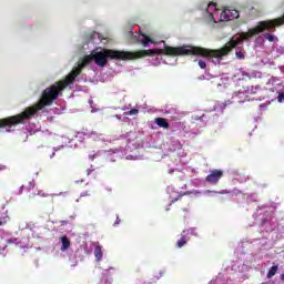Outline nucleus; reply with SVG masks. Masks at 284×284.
I'll return each instance as SVG.
<instances>
[{
  "instance_id": "1",
  "label": "nucleus",
  "mask_w": 284,
  "mask_h": 284,
  "mask_svg": "<svg viewBox=\"0 0 284 284\" xmlns=\"http://www.w3.org/2000/svg\"><path fill=\"white\" fill-rule=\"evenodd\" d=\"M93 61L95 65L105 68L108 65V59L114 61H134L143 57H152V54H164L166 57H204V59H212V49H205L201 47H168L164 49H149L140 51H119L112 49H95L92 51Z\"/></svg>"
},
{
  "instance_id": "2",
  "label": "nucleus",
  "mask_w": 284,
  "mask_h": 284,
  "mask_svg": "<svg viewBox=\"0 0 284 284\" xmlns=\"http://www.w3.org/2000/svg\"><path fill=\"white\" fill-rule=\"evenodd\" d=\"M91 61H94V55L91 52V54L85 55L82 59V62L78 64V67L73 68L72 71L63 79L58 82H55L53 85L47 88L41 95L40 101L33 105L27 108L24 111L19 113V116H23V123L28 121L29 119H32L34 114L39 112V110H43L48 105H52L53 101H57L59 99V93L63 92L68 85H72L74 81L77 80V77L83 72V68L85 65H89Z\"/></svg>"
},
{
  "instance_id": "3",
  "label": "nucleus",
  "mask_w": 284,
  "mask_h": 284,
  "mask_svg": "<svg viewBox=\"0 0 284 284\" xmlns=\"http://www.w3.org/2000/svg\"><path fill=\"white\" fill-rule=\"evenodd\" d=\"M278 26H284V16L277 19L260 21L257 26L250 29L248 32H242L239 38L232 39L223 48L217 50L212 49V52H221L225 50V53L217 57V59H221L222 57L230 54V52H232L236 45L243 43V41H247V39H252V37H256V34H261V32H265V30L267 32H276V28H278Z\"/></svg>"
},
{
  "instance_id": "4",
  "label": "nucleus",
  "mask_w": 284,
  "mask_h": 284,
  "mask_svg": "<svg viewBox=\"0 0 284 284\" xmlns=\"http://www.w3.org/2000/svg\"><path fill=\"white\" fill-rule=\"evenodd\" d=\"M23 124V115H11L8 118L0 119V129L1 128H14L17 125Z\"/></svg>"
},
{
  "instance_id": "5",
  "label": "nucleus",
  "mask_w": 284,
  "mask_h": 284,
  "mask_svg": "<svg viewBox=\"0 0 284 284\" xmlns=\"http://www.w3.org/2000/svg\"><path fill=\"white\" fill-rule=\"evenodd\" d=\"M239 10L236 9H224L220 16L221 21H234L239 19Z\"/></svg>"
},
{
  "instance_id": "6",
  "label": "nucleus",
  "mask_w": 284,
  "mask_h": 284,
  "mask_svg": "<svg viewBox=\"0 0 284 284\" xmlns=\"http://www.w3.org/2000/svg\"><path fill=\"white\" fill-rule=\"evenodd\" d=\"M223 179V171L222 170H213L211 173L206 176L205 181L206 183H210L211 185H216Z\"/></svg>"
},
{
  "instance_id": "7",
  "label": "nucleus",
  "mask_w": 284,
  "mask_h": 284,
  "mask_svg": "<svg viewBox=\"0 0 284 284\" xmlns=\"http://www.w3.org/2000/svg\"><path fill=\"white\" fill-rule=\"evenodd\" d=\"M135 41H136V43L143 44L144 48H148V45H150V43H154V40H152L145 33H140L139 36H135Z\"/></svg>"
},
{
  "instance_id": "8",
  "label": "nucleus",
  "mask_w": 284,
  "mask_h": 284,
  "mask_svg": "<svg viewBox=\"0 0 284 284\" xmlns=\"http://www.w3.org/2000/svg\"><path fill=\"white\" fill-rule=\"evenodd\" d=\"M154 123L159 128H163L164 130H169L170 129V122H168V119H165V118H155Z\"/></svg>"
},
{
  "instance_id": "9",
  "label": "nucleus",
  "mask_w": 284,
  "mask_h": 284,
  "mask_svg": "<svg viewBox=\"0 0 284 284\" xmlns=\"http://www.w3.org/2000/svg\"><path fill=\"white\" fill-rule=\"evenodd\" d=\"M30 187H29V199L32 200L34 196H40L41 192L37 189H34V181L29 182Z\"/></svg>"
},
{
  "instance_id": "10",
  "label": "nucleus",
  "mask_w": 284,
  "mask_h": 284,
  "mask_svg": "<svg viewBox=\"0 0 284 284\" xmlns=\"http://www.w3.org/2000/svg\"><path fill=\"white\" fill-rule=\"evenodd\" d=\"M94 256H95V260L98 261V263H100V261L103 260V250H102L101 245H99V244L94 248Z\"/></svg>"
},
{
  "instance_id": "11",
  "label": "nucleus",
  "mask_w": 284,
  "mask_h": 284,
  "mask_svg": "<svg viewBox=\"0 0 284 284\" xmlns=\"http://www.w3.org/2000/svg\"><path fill=\"white\" fill-rule=\"evenodd\" d=\"M61 241H62L61 251L65 252V250L70 247V240L68 239V236H62Z\"/></svg>"
},
{
  "instance_id": "12",
  "label": "nucleus",
  "mask_w": 284,
  "mask_h": 284,
  "mask_svg": "<svg viewBox=\"0 0 284 284\" xmlns=\"http://www.w3.org/2000/svg\"><path fill=\"white\" fill-rule=\"evenodd\" d=\"M184 245H187V237L185 234H182L181 239L176 242V247H183Z\"/></svg>"
},
{
  "instance_id": "13",
  "label": "nucleus",
  "mask_w": 284,
  "mask_h": 284,
  "mask_svg": "<svg viewBox=\"0 0 284 284\" xmlns=\"http://www.w3.org/2000/svg\"><path fill=\"white\" fill-rule=\"evenodd\" d=\"M276 272H278V266H277V265L272 266V267L268 270L267 278H273V276H276Z\"/></svg>"
},
{
  "instance_id": "14",
  "label": "nucleus",
  "mask_w": 284,
  "mask_h": 284,
  "mask_svg": "<svg viewBox=\"0 0 284 284\" xmlns=\"http://www.w3.org/2000/svg\"><path fill=\"white\" fill-rule=\"evenodd\" d=\"M264 39H267V41H270L271 43H274V41H276L275 36H273L272 33H265Z\"/></svg>"
},
{
  "instance_id": "15",
  "label": "nucleus",
  "mask_w": 284,
  "mask_h": 284,
  "mask_svg": "<svg viewBox=\"0 0 284 284\" xmlns=\"http://www.w3.org/2000/svg\"><path fill=\"white\" fill-rule=\"evenodd\" d=\"M227 105H232V101L227 100L223 103L220 104V110H225V108H227Z\"/></svg>"
},
{
  "instance_id": "16",
  "label": "nucleus",
  "mask_w": 284,
  "mask_h": 284,
  "mask_svg": "<svg viewBox=\"0 0 284 284\" xmlns=\"http://www.w3.org/2000/svg\"><path fill=\"white\" fill-rule=\"evenodd\" d=\"M125 114H128L129 116H136V114H139V109H131Z\"/></svg>"
},
{
  "instance_id": "17",
  "label": "nucleus",
  "mask_w": 284,
  "mask_h": 284,
  "mask_svg": "<svg viewBox=\"0 0 284 284\" xmlns=\"http://www.w3.org/2000/svg\"><path fill=\"white\" fill-rule=\"evenodd\" d=\"M199 65H200L201 70H205V68H207V64L203 60L199 61Z\"/></svg>"
},
{
  "instance_id": "18",
  "label": "nucleus",
  "mask_w": 284,
  "mask_h": 284,
  "mask_svg": "<svg viewBox=\"0 0 284 284\" xmlns=\"http://www.w3.org/2000/svg\"><path fill=\"white\" fill-rule=\"evenodd\" d=\"M277 101H278V103H283V101H284V92L278 93Z\"/></svg>"
},
{
  "instance_id": "19",
  "label": "nucleus",
  "mask_w": 284,
  "mask_h": 284,
  "mask_svg": "<svg viewBox=\"0 0 284 284\" xmlns=\"http://www.w3.org/2000/svg\"><path fill=\"white\" fill-rule=\"evenodd\" d=\"M203 116H205L204 114L203 115H193L192 119L193 121H201V119H203Z\"/></svg>"
},
{
  "instance_id": "20",
  "label": "nucleus",
  "mask_w": 284,
  "mask_h": 284,
  "mask_svg": "<svg viewBox=\"0 0 284 284\" xmlns=\"http://www.w3.org/2000/svg\"><path fill=\"white\" fill-rule=\"evenodd\" d=\"M237 59H245V54L243 52H236Z\"/></svg>"
},
{
  "instance_id": "21",
  "label": "nucleus",
  "mask_w": 284,
  "mask_h": 284,
  "mask_svg": "<svg viewBox=\"0 0 284 284\" xmlns=\"http://www.w3.org/2000/svg\"><path fill=\"white\" fill-rule=\"evenodd\" d=\"M180 199H183V195H179L178 197H174V199L171 201V205H172V203H176V201H180Z\"/></svg>"
},
{
  "instance_id": "22",
  "label": "nucleus",
  "mask_w": 284,
  "mask_h": 284,
  "mask_svg": "<svg viewBox=\"0 0 284 284\" xmlns=\"http://www.w3.org/2000/svg\"><path fill=\"white\" fill-rule=\"evenodd\" d=\"M6 223H8L7 219L0 220V225H6Z\"/></svg>"
},
{
  "instance_id": "23",
  "label": "nucleus",
  "mask_w": 284,
  "mask_h": 284,
  "mask_svg": "<svg viewBox=\"0 0 284 284\" xmlns=\"http://www.w3.org/2000/svg\"><path fill=\"white\" fill-rule=\"evenodd\" d=\"M6 169H7V166H6V165L0 164V172H3V170H6Z\"/></svg>"
},
{
  "instance_id": "24",
  "label": "nucleus",
  "mask_w": 284,
  "mask_h": 284,
  "mask_svg": "<svg viewBox=\"0 0 284 284\" xmlns=\"http://www.w3.org/2000/svg\"><path fill=\"white\" fill-rule=\"evenodd\" d=\"M120 223H121V220L119 219V215H118L114 225H119Z\"/></svg>"
},
{
  "instance_id": "25",
  "label": "nucleus",
  "mask_w": 284,
  "mask_h": 284,
  "mask_svg": "<svg viewBox=\"0 0 284 284\" xmlns=\"http://www.w3.org/2000/svg\"><path fill=\"white\" fill-rule=\"evenodd\" d=\"M212 6H213V8H216V3H214V2L209 3V8H212Z\"/></svg>"
},
{
  "instance_id": "26",
  "label": "nucleus",
  "mask_w": 284,
  "mask_h": 284,
  "mask_svg": "<svg viewBox=\"0 0 284 284\" xmlns=\"http://www.w3.org/2000/svg\"><path fill=\"white\" fill-rule=\"evenodd\" d=\"M241 94H244L243 91H239L237 93L234 94V97H241Z\"/></svg>"
},
{
  "instance_id": "27",
  "label": "nucleus",
  "mask_w": 284,
  "mask_h": 284,
  "mask_svg": "<svg viewBox=\"0 0 284 284\" xmlns=\"http://www.w3.org/2000/svg\"><path fill=\"white\" fill-rule=\"evenodd\" d=\"M81 196H90V193L88 192L81 193Z\"/></svg>"
},
{
  "instance_id": "28",
  "label": "nucleus",
  "mask_w": 284,
  "mask_h": 284,
  "mask_svg": "<svg viewBox=\"0 0 284 284\" xmlns=\"http://www.w3.org/2000/svg\"><path fill=\"white\" fill-rule=\"evenodd\" d=\"M62 225H68V221H62Z\"/></svg>"
},
{
  "instance_id": "29",
  "label": "nucleus",
  "mask_w": 284,
  "mask_h": 284,
  "mask_svg": "<svg viewBox=\"0 0 284 284\" xmlns=\"http://www.w3.org/2000/svg\"><path fill=\"white\" fill-rule=\"evenodd\" d=\"M281 281H284V273L281 274Z\"/></svg>"
},
{
  "instance_id": "30",
  "label": "nucleus",
  "mask_w": 284,
  "mask_h": 284,
  "mask_svg": "<svg viewBox=\"0 0 284 284\" xmlns=\"http://www.w3.org/2000/svg\"><path fill=\"white\" fill-rule=\"evenodd\" d=\"M239 102H240V103H245V100H240Z\"/></svg>"
},
{
  "instance_id": "31",
  "label": "nucleus",
  "mask_w": 284,
  "mask_h": 284,
  "mask_svg": "<svg viewBox=\"0 0 284 284\" xmlns=\"http://www.w3.org/2000/svg\"><path fill=\"white\" fill-rule=\"evenodd\" d=\"M23 192V186L20 187V193Z\"/></svg>"
}]
</instances>
